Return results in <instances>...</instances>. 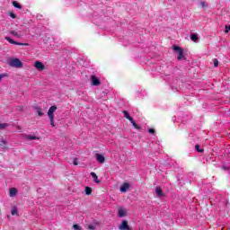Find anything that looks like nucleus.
<instances>
[{"label": "nucleus", "mask_w": 230, "mask_h": 230, "mask_svg": "<svg viewBox=\"0 0 230 230\" xmlns=\"http://www.w3.org/2000/svg\"><path fill=\"white\" fill-rule=\"evenodd\" d=\"M57 111V106H51L49 109L48 116L49 119L50 120L51 127H55V112Z\"/></svg>", "instance_id": "nucleus-1"}, {"label": "nucleus", "mask_w": 230, "mask_h": 230, "mask_svg": "<svg viewBox=\"0 0 230 230\" xmlns=\"http://www.w3.org/2000/svg\"><path fill=\"white\" fill-rule=\"evenodd\" d=\"M11 67H15L16 69H21L22 67V62L19 58H11L8 61Z\"/></svg>", "instance_id": "nucleus-2"}, {"label": "nucleus", "mask_w": 230, "mask_h": 230, "mask_svg": "<svg viewBox=\"0 0 230 230\" xmlns=\"http://www.w3.org/2000/svg\"><path fill=\"white\" fill-rule=\"evenodd\" d=\"M128 215V210L123 207L118 208V217L119 218H123Z\"/></svg>", "instance_id": "nucleus-3"}, {"label": "nucleus", "mask_w": 230, "mask_h": 230, "mask_svg": "<svg viewBox=\"0 0 230 230\" xmlns=\"http://www.w3.org/2000/svg\"><path fill=\"white\" fill-rule=\"evenodd\" d=\"M173 51L178 53V60H182L184 58V50L181 47L173 46Z\"/></svg>", "instance_id": "nucleus-4"}, {"label": "nucleus", "mask_w": 230, "mask_h": 230, "mask_svg": "<svg viewBox=\"0 0 230 230\" xmlns=\"http://www.w3.org/2000/svg\"><path fill=\"white\" fill-rule=\"evenodd\" d=\"M33 66L40 72L44 71V69H46V66L40 61H35Z\"/></svg>", "instance_id": "nucleus-5"}, {"label": "nucleus", "mask_w": 230, "mask_h": 230, "mask_svg": "<svg viewBox=\"0 0 230 230\" xmlns=\"http://www.w3.org/2000/svg\"><path fill=\"white\" fill-rule=\"evenodd\" d=\"M5 40H7V42H9L10 44H14L15 46H28V43L17 42V41L12 40V38H10V37H5Z\"/></svg>", "instance_id": "nucleus-6"}, {"label": "nucleus", "mask_w": 230, "mask_h": 230, "mask_svg": "<svg viewBox=\"0 0 230 230\" xmlns=\"http://www.w3.org/2000/svg\"><path fill=\"white\" fill-rule=\"evenodd\" d=\"M119 230H130V226H128V222L127 220H123L121 224L119 226Z\"/></svg>", "instance_id": "nucleus-7"}, {"label": "nucleus", "mask_w": 230, "mask_h": 230, "mask_svg": "<svg viewBox=\"0 0 230 230\" xmlns=\"http://www.w3.org/2000/svg\"><path fill=\"white\" fill-rule=\"evenodd\" d=\"M23 139H26L27 141H35V139H39V137L33 136V135H22Z\"/></svg>", "instance_id": "nucleus-8"}, {"label": "nucleus", "mask_w": 230, "mask_h": 230, "mask_svg": "<svg viewBox=\"0 0 230 230\" xmlns=\"http://www.w3.org/2000/svg\"><path fill=\"white\" fill-rule=\"evenodd\" d=\"M95 159L101 164H102V163H105V156H103V155L96 154Z\"/></svg>", "instance_id": "nucleus-9"}, {"label": "nucleus", "mask_w": 230, "mask_h": 230, "mask_svg": "<svg viewBox=\"0 0 230 230\" xmlns=\"http://www.w3.org/2000/svg\"><path fill=\"white\" fill-rule=\"evenodd\" d=\"M130 188V184L128 183H123L121 186H120V191L121 193H127V191H128V189Z\"/></svg>", "instance_id": "nucleus-10"}, {"label": "nucleus", "mask_w": 230, "mask_h": 230, "mask_svg": "<svg viewBox=\"0 0 230 230\" xmlns=\"http://www.w3.org/2000/svg\"><path fill=\"white\" fill-rule=\"evenodd\" d=\"M91 81H92L93 85H95V86L100 85V79H98V77H96V75H92Z\"/></svg>", "instance_id": "nucleus-11"}, {"label": "nucleus", "mask_w": 230, "mask_h": 230, "mask_svg": "<svg viewBox=\"0 0 230 230\" xmlns=\"http://www.w3.org/2000/svg\"><path fill=\"white\" fill-rule=\"evenodd\" d=\"M11 35H13V37H16L17 39H21L22 37V32L18 31H11Z\"/></svg>", "instance_id": "nucleus-12"}, {"label": "nucleus", "mask_w": 230, "mask_h": 230, "mask_svg": "<svg viewBox=\"0 0 230 230\" xmlns=\"http://www.w3.org/2000/svg\"><path fill=\"white\" fill-rule=\"evenodd\" d=\"M6 145H8V141H6V139L4 138H2L0 141L1 148H4V150H8V147H6Z\"/></svg>", "instance_id": "nucleus-13"}, {"label": "nucleus", "mask_w": 230, "mask_h": 230, "mask_svg": "<svg viewBox=\"0 0 230 230\" xmlns=\"http://www.w3.org/2000/svg\"><path fill=\"white\" fill-rule=\"evenodd\" d=\"M17 195V189L16 188H11L9 190V197H15Z\"/></svg>", "instance_id": "nucleus-14"}, {"label": "nucleus", "mask_w": 230, "mask_h": 230, "mask_svg": "<svg viewBox=\"0 0 230 230\" xmlns=\"http://www.w3.org/2000/svg\"><path fill=\"white\" fill-rule=\"evenodd\" d=\"M91 177H93V181H95L96 184H100V180L98 179V175H96L94 172L90 173Z\"/></svg>", "instance_id": "nucleus-15"}, {"label": "nucleus", "mask_w": 230, "mask_h": 230, "mask_svg": "<svg viewBox=\"0 0 230 230\" xmlns=\"http://www.w3.org/2000/svg\"><path fill=\"white\" fill-rule=\"evenodd\" d=\"M155 193L158 197H163L164 194H163V189L161 187L155 188Z\"/></svg>", "instance_id": "nucleus-16"}, {"label": "nucleus", "mask_w": 230, "mask_h": 230, "mask_svg": "<svg viewBox=\"0 0 230 230\" xmlns=\"http://www.w3.org/2000/svg\"><path fill=\"white\" fill-rule=\"evenodd\" d=\"M13 6H14V8H18L19 10L22 8V6H21V4L17 1L13 2Z\"/></svg>", "instance_id": "nucleus-17"}, {"label": "nucleus", "mask_w": 230, "mask_h": 230, "mask_svg": "<svg viewBox=\"0 0 230 230\" xmlns=\"http://www.w3.org/2000/svg\"><path fill=\"white\" fill-rule=\"evenodd\" d=\"M124 118H126V119H128L129 121H133V118L130 117V114L128 113V111H124Z\"/></svg>", "instance_id": "nucleus-18"}, {"label": "nucleus", "mask_w": 230, "mask_h": 230, "mask_svg": "<svg viewBox=\"0 0 230 230\" xmlns=\"http://www.w3.org/2000/svg\"><path fill=\"white\" fill-rule=\"evenodd\" d=\"M190 39L193 42H197L199 40V36H197V34H191Z\"/></svg>", "instance_id": "nucleus-19"}, {"label": "nucleus", "mask_w": 230, "mask_h": 230, "mask_svg": "<svg viewBox=\"0 0 230 230\" xmlns=\"http://www.w3.org/2000/svg\"><path fill=\"white\" fill-rule=\"evenodd\" d=\"M84 191L86 195H91V193H93V189H91V187H85Z\"/></svg>", "instance_id": "nucleus-20"}, {"label": "nucleus", "mask_w": 230, "mask_h": 230, "mask_svg": "<svg viewBox=\"0 0 230 230\" xmlns=\"http://www.w3.org/2000/svg\"><path fill=\"white\" fill-rule=\"evenodd\" d=\"M36 112L39 116H44V112L42 111L41 108H37Z\"/></svg>", "instance_id": "nucleus-21"}, {"label": "nucleus", "mask_w": 230, "mask_h": 230, "mask_svg": "<svg viewBox=\"0 0 230 230\" xmlns=\"http://www.w3.org/2000/svg\"><path fill=\"white\" fill-rule=\"evenodd\" d=\"M6 127H8V124H6V123H0V128L2 130H4V128H6Z\"/></svg>", "instance_id": "nucleus-22"}, {"label": "nucleus", "mask_w": 230, "mask_h": 230, "mask_svg": "<svg viewBox=\"0 0 230 230\" xmlns=\"http://www.w3.org/2000/svg\"><path fill=\"white\" fill-rule=\"evenodd\" d=\"M17 214H18L17 208H13L11 210V215L14 216V215H17Z\"/></svg>", "instance_id": "nucleus-23"}, {"label": "nucleus", "mask_w": 230, "mask_h": 230, "mask_svg": "<svg viewBox=\"0 0 230 230\" xmlns=\"http://www.w3.org/2000/svg\"><path fill=\"white\" fill-rule=\"evenodd\" d=\"M199 4L201 8H208V4L206 2H200Z\"/></svg>", "instance_id": "nucleus-24"}, {"label": "nucleus", "mask_w": 230, "mask_h": 230, "mask_svg": "<svg viewBox=\"0 0 230 230\" xmlns=\"http://www.w3.org/2000/svg\"><path fill=\"white\" fill-rule=\"evenodd\" d=\"M8 77V74H0V82L3 80V78Z\"/></svg>", "instance_id": "nucleus-25"}, {"label": "nucleus", "mask_w": 230, "mask_h": 230, "mask_svg": "<svg viewBox=\"0 0 230 230\" xmlns=\"http://www.w3.org/2000/svg\"><path fill=\"white\" fill-rule=\"evenodd\" d=\"M130 123H132V125H133L134 128L139 129L138 125H137V124H136V121H134V119H133V121H130Z\"/></svg>", "instance_id": "nucleus-26"}, {"label": "nucleus", "mask_w": 230, "mask_h": 230, "mask_svg": "<svg viewBox=\"0 0 230 230\" xmlns=\"http://www.w3.org/2000/svg\"><path fill=\"white\" fill-rule=\"evenodd\" d=\"M88 229L90 230H96V225H89Z\"/></svg>", "instance_id": "nucleus-27"}, {"label": "nucleus", "mask_w": 230, "mask_h": 230, "mask_svg": "<svg viewBox=\"0 0 230 230\" xmlns=\"http://www.w3.org/2000/svg\"><path fill=\"white\" fill-rule=\"evenodd\" d=\"M196 150L197 152H199V153L204 152V150L200 149V146H199V145H196Z\"/></svg>", "instance_id": "nucleus-28"}, {"label": "nucleus", "mask_w": 230, "mask_h": 230, "mask_svg": "<svg viewBox=\"0 0 230 230\" xmlns=\"http://www.w3.org/2000/svg\"><path fill=\"white\" fill-rule=\"evenodd\" d=\"M73 227L75 230H82V227H80L78 225H74Z\"/></svg>", "instance_id": "nucleus-29"}, {"label": "nucleus", "mask_w": 230, "mask_h": 230, "mask_svg": "<svg viewBox=\"0 0 230 230\" xmlns=\"http://www.w3.org/2000/svg\"><path fill=\"white\" fill-rule=\"evenodd\" d=\"M214 66L218 67V59H214Z\"/></svg>", "instance_id": "nucleus-30"}, {"label": "nucleus", "mask_w": 230, "mask_h": 230, "mask_svg": "<svg viewBox=\"0 0 230 230\" xmlns=\"http://www.w3.org/2000/svg\"><path fill=\"white\" fill-rule=\"evenodd\" d=\"M73 164H75V166H78V159L75 158L73 161Z\"/></svg>", "instance_id": "nucleus-31"}, {"label": "nucleus", "mask_w": 230, "mask_h": 230, "mask_svg": "<svg viewBox=\"0 0 230 230\" xmlns=\"http://www.w3.org/2000/svg\"><path fill=\"white\" fill-rule=\"evenodd\" d=\"M148 132H149V134H154V133L155 132V129H154V128H149V129H148Z\"/></svg>", "instance_id": "nucleus-32"}, {"label": "nucleus", "mask_w": 230, "mask_h": 230, "mask_svg": "<svg viewBox=\"0 0 230 230\" xmlns=\"http://www.w3.org/2000/svg\"><path fill=\"white\" fill-rule=\"evenodd\" d=\"M229 31H230V25L226 26V33H229Z\"/></svg>", "instance_id": "nucleus-33"}, {"label": "nucleus", "mask_w": 230, "mask_h": 230, "mask_svg": "<svg viewBox=\"0 0 230 230\" xmlns=\"http://www.w3.org/2000/svg\"><path fill=\"white\" fill-rule=\"evenodd\" d=\"M10 17H12V19H15V17H16V16H15V13H10Z\"/></svg>", "instance_id": "nucleus-34"}, {"label": "nucleus", "mask_w": 230, "mask_h": 230, "mask_svg": "<svg viewBox=\"0 0 230 230\" xmlns=\"http://www.w3.org/2000/svg\"><path fill=\"white\" fill-rule=\"evenodd\" d=\"M18 111H22V108L19 107V108H18Z\"/></svg>", "instance_id": "nucleus-35"}]
</instances>
